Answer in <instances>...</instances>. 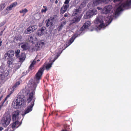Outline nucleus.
Returning a JSON list of instances; mask_svg holds the SVG:
<instances>
[{
    "label": "nucleus",
    "instance_id": "obj_1",
    "mask_svg": "<svg viewBox=\"0 0 131 131\" xmlns=\"http://www.w3.org/2000/svg\"><path fill=\"white\" fill-rule=\"evenodd\" d=\"M44 69V67L41 68L39 70L36 75V77L34 79V82L32 83L28 89L25 91V92L27 94L28 98L27 101L28 103H29L32 100L33 101L31 104L28 106L25 109V111L22 114L23 116H24L26 114L29 113L32 110V108L34 104V101L35 98L34 96L35 94L36 88L37 84L39 82V80L43 73Z\"/></svg>",
    "mask_w": 131,
    "mask_h": 131
},
{
    "label": "nucleus",
    "instance_id": "obj_2",
    "mask_svg": "<svg viewBox=\"0 0 131 131\" xmlns=\"http://www.w3.org/2000/svg\"><path fill=\"white\" fill-rule=\"evenodd\" d=\"M26 100L24 95L19 93L16 100L13 102V107L17 109L20 108L22 106L26 105Z\"/></svg>",
    "mask_w": 131,
    "mask_h": 131
},
{
    "label": "nucleus",
    "instance_id": "obj_3",
    "mask_svg": "<svg viewBox=\"0 0 131 131\" xmlns=\"http://www.w3.org/2000/svg\"><path fill=\"white\" fill-rule=\"evenodd\" d=\"M8 74V71L5 70L3 66H1L0 67V82L2 83H4L7 80V77Z\"/></svg>",
    "mask_w": 131,
    "mask_h": 131
},
{
    "label": "nucleus",
    "instance_id": "obj_4",
    "mask_svg": "<svg viewBox=\"0 0 131 131\" xmlns=\"http://www.w3.org/2000/svg\"><path fill=\"white\" fill-rule=\"evenodd\" d=\"M19 111L18 110L15 111L13 113L12 118L14 121H15L13 123L12 125V127L13 128L16 127L17 128L21 124L18 121L19 118Z\"/></svg>",
    "mask_w": 131,
    "mask_h": 131
},
{
    "label": "nucleus",
    "instance_id": "obj_5",
    "mask_svg": "<svg viewBox=\"0 0 131 131\" xmlns=\"http://www.w3.org/2000/svg\"><path fill=\"white\" fill-rule=\"evenodd\" d=\"M130 5H131V0L126 1L121 4L117 8L114 13V15L116 16L119 15L120 12L123 10V8L128 7Z\"/></svg>",
    "mask_w": 131,
    "mask_h": 131
},
{
    "label": "nucleus",
    "instance_id": "obj_6",
    "mask_svg": "<svg viewBox=\"0 0 131 131\" xmlns=\"http://www.w3.org/2000/svg\"><path fill=\"white\" fill-rule=\"evenodd\" d=\"M130 5H131V0L126 1L121 4L117 8L114 13V15L116 16L119 15L120 12L123 10V8L128 7Z\"/></svg>",
    "mask_w": 131,
    "mask_h": 131
},
{
    "label": "nucleus",
    "instance_id": "obj_7",
    "mask_svg": "<svg viewBox=\"0 0 131 131\" xmlns=\"http://www.w3.org/2000/svg\"><path fill=\"white\" fill-rule=\"evenodd\" d=\"M11 118L10 115L7 112H6L1 120V123L5 127H6L10 123Z\"/></svg>",
    "mask_w": 131,
    "mask_h": 131
},
{
    "label": "nucleus",
    "instance_id": "obj_8",
    "mask_svg": "<svg viewBox=\"0 0 131 131\" xmlns=\"http://www.w3.org/2000/svg\"><path fill=\"white\" fill-rule=\"evenodd\" d=\"M56 16L51 17L49 18L46 23L47 27H49L50 30L52 31L55 27V24L56 22Z\"/></svg>",
    "mask_w": 131,
    "mask_h": 131
},
{
    "label": "nucleus",
    "instance_id": "obj_9",
    "mask_svg": "<svg viewBox=\"0 0 131 131\" xmlns=\"http://www.w3.org/2000/svg\"><path fill=\"white\" fill-rule=\"evenodd\" d=\"M90 12H87L84 16V18L85 19L89 18L92 16L93 15L97 14V11L96 9L91 10Z\"/></svg>",
    "mask_w": 131,
    "mask_h": 131
},
{
    "label": "nucleus",
    "instance_id": "obj_10",
    "mask_svg": "<svg viewBox=\"0 0 131 131\" xmlns=\"http://www.w3.org/2000/svg\"><path fill=\"white\" fill-rule=\"evenodd\" d=\"M112 8V5H109L105 6L102 9L101 13L103 14H107L109 13Z\"/></svg>",
    "mask_w": 131,
    "mask_h": 131
},
{
    "label": "nucleus",
    "instance_id": "obj_11",
    "mask_svg": "<svg viewBox=\"0 0 131 131\" xmlns=\"http://www.w3.org/2000/svg\"><path fill=\"white\" fill-rule=\"evenodd\" d=\"M61 53V52L60 53H57V54L55 56V57H54V59L53 60V62L51 63L47 64L46 66V68L47 70H48L51 67V66L53 64V63L58 58Z\"/></svg>",
    "mask_w": 131,
    "mask_h": 131
},
{
    "label": "nucleus",
    "instance_id": "obj_12",
    "mask_svg": "<svg viewBox=\"0 0 131 131\" xmlns=\"http://www.w3.org/2000/svg\"><path fill=\"white\" fill-rule=\"evenodd\" d=\"M37 28V27L36 25H34L32 26H30L27 28L26 30L27 32L26 33H30L33 31H34Z\"/></svg>",
    "mask_w": 131,
    "mask_h": 131
},
{
    "label": "nucleus",
    "instance_id": "obj_13",
    "mask_svg": "<svg viewBox=\"0 0 131 131\" xmlns=\"http://www.w3.org/2000/svg\"><path fill=\"white\" fill-rule=\"evenodd\" d=\"M94 24L93 29L91 30V31L93 30H96L98 31V17H97L94 21Z\"/></svg>",
    "mask_w": 131,
    "mask_h": 131
},
{
    "label": "nucleus",
    "instance_id": "obj_14",
    "mask_svg": "<svg viewBox=\"0 0 131 131\" xmlns=\"http://www.w3.org/2000/svg\"><path fill=\"white\" fill-rule=\"evenodd\" d=\"M80 17L79 16H76L73 18L70 21V25H72L74 24H76L80 20Z\"/></svg>",
    "mask_w": 131,
    "mask_h": 131
},
{
    "label": "nucleus",
    "instance_id": "obj_15",
    "mask_svg": "<svg viewBox=\"0 0 131 131\" xmlns=\"http://www.w3.org/2000/svg\"><path fill=\"white\" fill-rule=\"evenodd\" d=\"M69 5L64 4L61 8L60 14H63L65 13L69 8Z\"/></svg>",
    "mask_w": 131,
    "mask_h": 131
},
{
    "label": "nucleus",
    "instance_id": "obj_16",
    "mask_svg": "<svg viewBox=\"0 0 131 131\" xmlns=\"http://www.w3.org/2000/svg\"><path fill=\"white\" fill-rule=\"evenodd\" d=\"M79 35V34L78 35V32H77L76 33H75L72 37L69 40L68 43V46H69L74 41L75 39Z\"/></svg>",
    "mask_w": 131,
    "mask_h": 131
},
{
    "label": "nucleus",
    "instance_id": "obj_17",
    "mask_svg": "<svg viewBox=\"0 0 131 131\" xmlns=\"http://www.w3.org/2000/svg\"><path fill=\"white\" fill-rule=\"evenodd\" d=\"M91 25V23L89 21H87L86 22L83 26L81 28V31H83L84 30V29H88V27L90 26Z\"/></svg>",
    "mask_w": 131,
    "mask_h": 131
},
{
    "label": "nucleus",
    "instance_id": "obj_18",
    "mask_svg": "<svg viewBox=\"0 0 131 131\" xmlns=\"http://www.w3.org/2000/svg\"><path fill=\"white\" fill-rule=\"evenodd\" d=\"M66 24V21L65 20L63 21V22L61 23L58 26V27L57 28V30L58 31H60L61 30L64 26Z\"/></svg>",
    "mask_w": 131,
    "mask_h": 131
},
{
    "label": "nucleus",
    "instance_id": "obj_19",
    "mask_svg": "<svg viewBox=\"0 0 131 131\" xmlns=\"http://www.w3.org/2000/svg\"><path fill=\"white\" fill-rule=\"evenodd\" d=\"M20 84V82L19 81H18L16 82L15 84H14L13 86L11 89L12 91H11V93H13L14 91L16 89L18 86Z\"/></svg>",
    "mask_w": 131,
    "mask_h": 131
},
{
    "label": "nucleus",
    "instance_id": "obj_20",
    "mask_svg": "<svg viewBox=\"0 0 131 131\" xmlns=\"http://www.w3.org/2000/svg\"><path fill=\"white\" fill-rule=\"evenodd\" d=\"M17 4V2H15L12 3L9 6L7 7L6 8V10L8 11L11 10L13 7H15Z\"/></svg>",
    "mask_w": 131,
    "mask_h": 131
},
{
    "label": "nucleus",
    "instance_id": "obj_21",
    "mask_svg": "<svg viewBox=\"0 0 131 131\" xmlns=\"http://www.w3.org/2000/svg\"><path fill=\"white\" fill-rule=\"evenodd\" d=\"M26 57V55L24 53H21L20 56L19 57V59L20 61L23 62L24 61Z\"/></svg>",
    "mask_w": 131,
    "mask_h": 131
},
{
    "label": "nucleus",
    "instance_id": "obj_22",
    "mask_svg": "<svg viewBox=\"0 0 131 131\" xmlns=\"http://www.w3.org/2000/svg\"><path fill=\"white\" fill-rule=\"evenodd\" d=\"M101 23L99 25V30H100L101 28H104L107 25L105 24H104L103 23V21H102V22H101V21L99 19V23Z\"/></svg>",
    "mask_w": 131,
    "mask_h": 131
},
{
    "label": "nucleus",
    "instance_id": "obj_23",
    "mask_svg": "<svg viewBox=\"0 0 131 131\" xmlns=\"http://www.w3.org/2000/svg\"><path fill=\"white\" fill-rule=\"evenodd\" d=\"M14 51L12 50H9L7 53L8 57H9L10 58L14 56Z\"/></svg>",
    "mask_w": 131,
    "mask_h": 131
},
{
    "label": "nucleus",
    "instance_id": "obj_24",
    "mask_svg": "<svg viewBox=\"0 0 131 131\" xmlns=\"http://www.w3.org/2000/svg\"><path fill=\"white\" fill-rule=\"evenodd\" d=\"M21 48L23 50H26L28 49V44L27 43H21Z\"/></svg>",
    "mask_w": 131,
    "mask_h": 131
},
{
    "label": "nucleus",
    "instance_id": "obj_25",
    "mask_svg": "<svg viewBox=\"0 0 131 131\" xmlns=\"http://www.w3.org/2000/svg\"><path fill=\"white\" fill-rule=\"evenodd\" d=\"M29 40L31 41H35L37 39V38L35 37V36L34 34L32 35L29 37V38H28Z\"/></svg>",
    "mask_w": 131,
    "mask_h": 131
},
{
    "label": "nucleus",
    "instance_id": "obj_26",
    "mask_svg": "<svg viewBox=\"0 0 131 131\" xmlns=\"http://www.w3.org/2000/svg\"><path fill=\"white\" fill-rule=\"evenodd\" d=\"M36 63V61L34 60L31 63L30 65L29 68V70H32V68L34 67V65Z\"/></svg>",
    "mask_w": 131,
    "mask_h": 131
},
{
    "label": "nucleus",
    "instance_id": "obj_27",
    "mask_svg": "<svg viewBox=\"0 0 131 131\" xmlns=\"http://www.w3.org/2000/svg\"><path fill=\"white\" fill-rule=\"evenodd\" d=\"M40 47L37 44L34 48H32V50L33 51H37L39 49Z\"/></svg>",
    "mask_w": 131,
    "mask_h": 131
},
{
    "label": "nucleus",
    "instance_id": "obj_28",
    "mask_svg": "<svg viewBox=\"0 0 131 131\" xmlns=\"http://www.w3.org/2000/svg\"><path fill=\"white\" fill-rule=\"evenodd\" d=\"M87 0H84L81 3V6L82 7H84L86 5V4L88 2Z\"/></svg>",
    "mask_w": 131,
    "mask_h": 131
},
{
    "label": "nucleus",
    "instance_id": "obj_29",
    "mask_svg": "<svg viewBox=\"0 0 131 131\" xmlns=\"http://www.w3.org/2000/svg\"><path fill=\"white\" fill-rule=\"evenodd\" d=\"M44 43L43 41H41L38 42L37 44L40 47H42V46L44 45Z\"/></svg>",
    "mask_w": 131,
    "mask_h": 131
},
{
    "label": "nucleus",
    "instance_id": "obj_30",
    "mask_svg": "<svg viewBox=\"0 0 131 131\" xmlns=\"http://www.w3.org/2000/svg\"><path fill=\"white\" fill-rule=\"evenodd\" d=\"M80 11L78 9H75L73 12L72 15L73 16H75L77 14L80 13Z\"/></svg>",
    "mask_w": 131,
    "mask_h": 131
},
{
    "label": "nucleus",
    "instance_id": "obj_31",
    "mask_svg": "<svg viewBox=\"0 0 131 131\" xmlns=\"http://www.w3.org/2000/svg\"><path fill=\"white\" fill-rule=\"evenodd\" d=\"M43 7L44 8V9H42L41 12L42 13H46V11L48 10V9L47 8V6H43Z\"/></svg>",
    "mask_w": 131,
    "mask_h": 131
},
{
    "label": "nucleus",
    "instance_id": "obj_32",
    "mask_svg": "<svg viewBox=\"0 0 131 131\" xmlns=\"http://www.w3.org/2000/svg\"><path fill=\"white\" fill-rule=\"evenodd\" d=\"M37 34L39 36H41L43 35L44 34L43 32H41L40 30L39 29L37 32Z\"/></svg>",
    "mask_w": 131,
    "mask_h": 131
},
{
    "label": "nucleus",
    "instance_id": "obj_33",
    "mask_svg": "<svg viewBox=\"0 0 131 131\" xmlns=\"http://www.w3.org/2000/svg\"><path fill=\"white\" fill-rule=\"evenodd\" d=\"M13 58H11L10 60H9L8 61L7 63L9 65L12 64L13 63Z\"/></svg>",
    "mask_w": 131,
    "mask_h": 131
},
{
    "label": "nucleus",
    "instance_id": "obj_34",
    "mask_svg": "<svg viewBox=\"0 0 131 131\" xmlns=\"http://www.w3.org/2000/svg\"><path fill=\"white\" fill-rule=\"evenodd\" d=\"M6 5L5 3L2 4L0 5V10L1 11L5 7Z\"/></svg>",
    "mask_w": 131,
    "mask_h": 131
},
{
    "label": "nucleus",
    "instance_id": "obj_35",
    "mask_svg": "<svg viewBox=\"0 0 131 131\" xmlns=\"http://www.w3.org/2000/svg\"><path fill=\"white\" fill-rule=\"evenodd\" d=\"M28 12V10L26 8H25L24 9H22L20 11V13H25Z\"/></svg>",
    "mask_w": 131,
    "mask_h": 131
},
{
    "label": "nucleus",
    "instance_id": "obj_36",
    "mask_svg": "<svg viewBox=\"0 0 131 131\" xmlns=\"http://www.w3.org/2000/svg\"><path fill=\"white\" fill-rule=\"evenodd\" d=\"M46 29V28L44 27H42L40 29H39V30H40L41 32H43L44 34L45 32V30Z\"/></svg>",
    "mask_w": 131,
    "mask_h": 131
},
{
    "label": "nucleus",
    "instance_id": "obj_37",
    "mask_svg": "<svg viewBox=\"0 0 131 131\" xmlns=\"http://www.w3.org/2000/svg\"><path fill=\"white\" fill-rule=\"evenodd\" d=\"M20 50L19 49H18L15 51V55L17 57H18L19 56V54L20 53Z\"/></svg>",
    "mask_w": 131,
    "mask_h": 131
},
{
    "label": "nucleus",
    "instance_id": "obj_38",
    "mask_svg": "<svg viewBox=\"0 0 131 131\" xmlns=\"http://www.w3.org/2000/svg\"><path fill=\"white\" fill-rule=\"evenodd\" d=\"M98 4V0H93V5L97 6Z\"/></svg>",
    "mask_w": 131,
    "mask_h": 131
},
{
    "label": "nucleus",
    "instance_id": "obj_39",
    "mask_svg": "<svg viewBox=\"0 0 131 131\" xmlns=\"http://www.w3.org/2000/svg\"><path fill=\"white\" fill-rule=\"evenodd\" d=\"M4 59L5 60L9 59L10 58L9 57H8V55L7 54V53H6L4 54Z\"/></svg>",
    "mask_w": 131,
    "mask_h": 131
},
{
    "label": "nucleus",
    "instance_id": "obj_40",
    "mask_svg": "<svg viewBox=\"0 0 131 131\" xmlns=\"http://www.w3.org/2000/svg\"><path fill=\"white\" fill-rule=\"evenodd\" d=\"M70 0H65V1L64 2V5H69L68 4Z\"/></svg>",
    "mask_w": 131,
    "mask_h": 131
},
{
    "label": "nucleus",
    "instance_id": "obj_41",
    "mask_svg": "<svg viewBox=\"0 0 131 131\" xmlns=\"http://www.w3.org/2000/svg\"><path fill=\"white\" fill-rule=\"evenodd\" d=\"M22 39V37L21 36L18 37L16 39V40L20 41Z\"/></svg>",
    "mask_w": 131,
    "mask_h": 131
},
{
    "label": "nucleus",
    "instance_id": "obj_42",
    "mask_svg": "<svg viewBox=\"0 0 131 131\" xmlns=\"http://www.w3.org/2000/svg\"><path fill=\"white\" fill-rule=\"evenodd\" d=\"M68 129V126H67L66 127H65V129L62 130L61 131H68L67 130Z\"/></svg>",
    "mask_w": 131,
    "mask_h": 131
},
{
    "label": "nucleus",
    "instance_id": "obj_43",
    "mask_svg": "<svg viewBox=\"0 0 131 131\" xmlns=\"http://www.w3.org/2000/svg\"><path fill=\"white\" fill-rule=\"evenodd\" d=\"M6 100H7L6 99H5L4 101H2L1 103L0 104H2V106L3 105L4 103L5 102Z\"/></svg>",
    "mask_w": 131,
    "mask_h": 131
},
{
    "label": "nucleus",
    "instance_id": "obj_44",
    "mask_svg": "<svg viewBox=\"0 0 131 131\" xmlns=\"http://www.w3.org/2000/svg\"><path fill=\"white\" fill-rule=\"evenodd\" d=\"M122 0H114L113 2L114 3H116L119 1H121Z\"/></svg>",
    "mask_w": 131,
    "mask_h": 131
},
{
    "label": "nucleus",
    "instance_id": "obj_45",
    "mask_svg": "<svg viewBox=\"0 0 131 131\" xmlns=\"http://www.w3.org/2000/svg\"><path fill=\"white\" fill-rule=\"evenodd\" d=\"M20 66L21 64H20V65H18L16 66V68H17V69H19L20 68Z\"/></svg>",
    "mask_w": 131,
    "mask_h": 131
},
{
    "label": "nucleus",
    "instance_id": "obj_46",
    "mask_svg": "<svg viewBox=\"0 0 131 131\" xmlns=\"http://www.w3.org/2000/svg\"><path fill=\"white\" fill-rule=\"evenodd\" d=\"M3 31H2L0 32V36H1L3 34Z\"/></svg>",
    "mask_w": 131,
    "mask_h": 131
},
{
    "label": "nucleus",
    "instance_id": "obj_47",
    "mask_svg": "<svg viewBox=\"0 0 131 131\" xmlns=\"http://www.w3.org/2000/svg\"><path fill=\"white\" fill-rule=\"evenodd\" d=\"M81 31H81H77L75 33H76L77 32H78V35H79V36H79L80 35V34H81V33H80V32H79V31H80V32H81V31Z\"/></svg>",
    "mask_w": 131,
    "mask_h": 131
},
{
    "label": "nucleus",
    "instance_id": "obj_48",
    "mask_svg": "<svg viewBox=\"0 0 131 131\" xmlns=\"http://www.w3.org/2000/svg\"><path fill=\"white\" fill-rule=\"evenodd\" d=\"M2 40L1 39H0V47H1L2 45Z\"/></svg>",
    "mask_w": 131,
    "mask_h": 131
},
{
    "label": "nucleus",
    "instance_id": "obj_49",
    "mask_svg": "<svg viewBox=\"0 0 131 131\" xmlns=\"http://www.w3.org/2000/svg\"><path fill=\"white\" fill-rule=\"evenodd\" d=\"M68 16V14H65L64 15V17H67Z\"/></svg>",
    "mask_w": 131,
    "mask_h": 131
},
{
    "label": "nucleus",
    "instance_id": "obj_50",
    "mask_svg": "<svg viewBox=\"0 0 131 131\" xmlns=\"http://www.w3.org/2000/svg\"><path fill=\"white\" fill-rule=\"evenodd\" d=\"M3 129V127H0V131H2Z\"/></svg>",
    "mask_w": 131,
    "mask_h": 131
},
{
    "label": "nucleus",
    "instance_id": "obj_51",
    "mask_svg": "<svg viewBox=\"0 0 131 131\" xmlns=\"http://www.w3.org/2000/svg\"><path fill=\"white\" fill-rule=\"evenodd\" d=\"M3 95H2L0 97V101H1V100L2 99V98L3 97Z\"/></svg>",
    "mask_w": 131,
    "mask_h": 131
},
{
    "label": "nucleus",
    "instance_id": "obj_52",
    "mask_svg": "<svg viewBox=\"0 0 131 131\" xmlns=\"http://www.w3.org/2000/svg\"><path fill=\"white\" fill-rule=\"evenodd\" d=\"M58 3V0H56V1L55 2V3L56 4H57Z\"/></svg>",
    "mask_w": 131,
    "mask_h": 131
},
{
    "label": "nucleus",
    "instance_id": "obj_53",
    "mask_svg": "<svg viewBox=\"0 0 131 131\" xmlns=\"http://www.w3.org/2000/svg\"><path fill=\"white\" fill-rule=\"evenodd\" d=\"M4 24H3V23H2L1 24V26H3V25H4Z\"/></svg>",
    "mask_w": 131,
    "mask_h": 131
},
{
    "label": "nucleus",
    "instance_id": "obj_54",
    "mask_svg": "<svg viewBox=\"0 0 131 131\" xmlns=\"http://www.w3.org/2000/svg\"><path fill=\"white\" fill-rule=\"evenodd\" d=\"M108 1H109V2H111V1H112V0H107Z\"/></svg>",
    "mask_w": 131,
    "mask_h": 131
},
{
    "label": "nucleus",
    "instance_id": "obj_55",
    "mask_svg": "<svg viewBox=\"0 0 131 131\" xmlns=\"http://www.w3.org/2000/svg\"><path fill=\"white\" fill-rule=\"evenodd\" d=\"M9 95H7L6 96V97H7L8 98V97H9Z\"/></svg>",
    "mask_w": 131,
    "mask_h": 131
},
{
    "label": "nucleus",
    "instance_id": "obj_56",
    "mask_svg": "<svg viewBox=\"0 0 131 131\" xmlns=\"http://www.w3.org/2000/svg\"><path fill=\"white\" fill-rule=\"evenodd\" d=\"M65 19V18L64 17H63L62 19V20H64Z\"/></svg>",
    "mask_w": 131,
    "mask_h": 131
},
{
    "label": "nucleus",
    "instance_id": "obj_57",
    "mask_svg": "<svg viewBox=\"0 0 131 131\" xmlns=\"http://www.w3.org/2000/svg\"><path fill=\"white\" fill-rule=\"evenodd\" d=\"M8 98L7 97H6L5 98V99L7 100V99Z\"/></svg>",
    "mask_w": 131,
    "mask_h": 131
},
{
    "label": "nucleus",
    "instance_id": "obj_58",
    "mask_svg": "<svg viewBox=\"0 0 131 131\" xmlns=\"http://www.w3.org/2000/svg\"><path fill=\"white\" fill-rule=\"evenodd\" d=\"M99 10L101 9L99 7Z\"/></svg>",
    "mask_w": 131,
    "mask_h": 131
},
{
    "label": "nucleus",
    "instance_id": "obj_59",
    "mask_svg": "<svg viewBox=\"0 0 131 131\" xmlns=\"http://www.w3.org/2000/svg\"><path fill=\"white\" fill-rule=\"evenodd\" d=\"M96 8H97V9H98V7H96Z\"/></svg>",
    "mask_w": 131,
    "mask_h": 131
},
{
    "label": "nucleus",
    "instance_id": "obj_60",
    "mask_svg": "<svg viewBox=\"0 0 131 131\" xmlns=\"http://www.w3.org/2000/svg\"><path fill=\"white\" fill-rule=\"evenodd\" d=\"M26 30H25V31H26Z\"/></svg>",
    "mask_w": 131,
    "mask_h": 131
},
{
    "label": "nucleus",
    "instance_id": "obj_61",
    "mask_svg": "<svg viewBox=\"0 0 131 131\" xmlns=\"http://www.w3.org/2000/svg\"><path fill=\"white\" fill-rule=\"evenodd\" d=\"M26 30H25V31H26Z\"/></svg>",
    "mask_w": 131,
    "mask_h": 131
},
{
    "label": "nucleus",
    "instance_id": "obj_62",
    "mask_svg": "<svg viewBox=\"0 0 131 131\" xmlns=\"http://www.w3.org/2000/svg\"><path fill=\"white\" fill-rule=\"evenodd\" d=\"M99 0V1L100 0Z\"/></svg>",
    "mask_w": 131,
    "mask_h": 131
},
{
    "label": "nucleus",
    "instance_id": "obj_63",
    "mask_svg": "<svg viewBox=\"0 0 131 131\" xmlns=\"http://www.w3.org/2000/svg\"><path fill=\"white\" fill-rule=\"evenodd\" d=\"M1 10H0V11H1Z\"/></svg>",
    "mask_w": 131,
    "mask_h": 131
},
{
    "label": "nucleus",
    "instance_id": "obj_64",
    "mask_svg": "<svg viewBox=\"0 0 131 131\" xmlns=\"http://www.w3.org/2000/svg\"><path fill=\"white\" fill-rule=\"evenodd\" d=\"M59 1V0H58Z\"/></svg>",
    "mask_w": 131,
    "mask_h": 131
}]
</instances>
